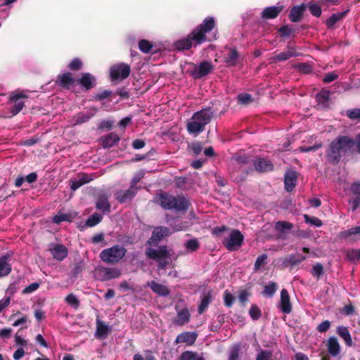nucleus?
I'll list each match as a JSON object with an SVG mask.
<instances>
[{"label":"nucleus","mask_w":360,"mask_h":360,"mask_svg":"<svg viewBox=\"0 0 360 360\" xmlns=\"http://www.w3.org/2000/svg\"><path fill=\"white\" fill-rule=\"evenodd\" d=\"M216 22L213 17L206 18L202 23L198 25L186 37L176 41L174 44V48L179 51L188 50L193 46L196 47L205 41H210L207 34L210 32L215 27Z\"/></svg>","instance_id":"f257e3e1"},{"label":"nucleus","mask_w":360,"mask_h":360,"mask_svg":"<svg viewBox=\"0 0 360 360\" xmlns=\"http://www.w3.org/2000/svg\"><path fill=\"white\" fill-rule=\"evenodd\" d=\"M355 140L348 136H339L330 144L326 154L327 160L333 165H337L347 154L355 153Z\"/></svg>","instance_id":"f03ea898"},{"label":"nucleus","mask_w":360,"mask_h":360,"mask_svg":"<svg viewBox=\"0 0 360 360\" xmlns=\"http://www.w3.org/2000/svg\"><path fill=\"white\" fill-rule=\"evenodd\" d=\"M160 205L165 210H175L179 212H186L191 206L188 198L184 195H173L163 192L158 195Z\"/></svg>","instance_id":"7ed1b4c3"},{"label":"nucleus","mask_w":360,"mask_h":360,"mask_svg":"<svg viewBox=\"0 0 360 360\" xmlns=\"http://www.w3.org/2000/svg\"><path fill=\"white\" fill-rule=\"evenodd\" d=\"M127 249L121 245H115L110 248L103 250L100 253L101 261L105 264L115 265L124 258Z\"/></svg>","instance_id":"20e7f679"},{"label":"nucleus","mask_w":360,"mask_h":360,"mask_svg":"<svg viewBox=\"0 0 360 360\" xmlns=\"http://www.w3.org/2000/svg\"><path fill=\"white\" fill-rule=\"evenodd\" d=\"M131 72L129 65L120 63L111 66L110 77L112 82H119L127 78Z\"/></svg>","instance_id":"39448f33"},{"label":"nucleus","mask_w":360,"mask_h":360,"mask_svg":"<svg viewBox=\"0 0 360 360\" xmlns=\"http://www.w3.org/2000/svg\"><path fill=\"white\" fill-rule=\"evenodd\" d=\"M28 96L23 92H11L9 97V103L12 105L10 112L12 115L18 114L25 106L24 100L27 98Z\"/></svg>","instance_id":"423d86ee"},{"label":"nucleus","mask_w":360,"mask_h":360,"mask_svg":"<svg viewBox=\"0 0 360 360\" xmlns=\"http://www.w3.org/2000/svg\"><path fill=\"white\" fill-rule=\"evenodd\" d=\"M244 236L238 229L231 231L229 238L223 242L224 247L229 251L237 250L243 244Z\"/></svg>","instance_id":"0eeeda50"},{"label":"nucleus","mask_w":360,"mask_h":360,"mask_svg":"<svg viewBox=\"0 0 360 360\" xmlns=\"http://www.w3.org/2000/svg\"><path fill=\"white\" fill-rule=\"evenodd\" d=\"M307 257L300 253L291 254L280 259V266L282 269L290 267L291 269L300 265Z\"/></svg>","instance_id":"6e6552de"},{"label":"nucleus","mask_w":360,"mask_h":360,"mask_svg":"<svg viewBox=\"0 0 360 360\" xmlns=\"http://www.w3.org/2000/svg\"><path fill=\"white\" fill-rule=\"evenodd\" d=\"M213 69V65L209 61L204 60L198 66L193 64V70L190 72V75L195 79H200L207 75Z\"/></svg>","instance_id":"1a4fd4ad"},{"label":"nucleus","mask_w":360,"mask_h":360,"mask_svg":"<svg viewBox=\"0 0 360 360\" xmlns=\"http://www.w3.org/2000/svg\"><path fill=\"white\" fill-rule=\"evenodd\" d=\"M96 274L98 278L102 281H110L121 276V271L118 269L104 266L98 268Z\"/></svg>","instance_id":"9d476101"},{"label":"nucleus","mask_w":360,"mask_h":360,"mask_svg":"<svg viewBox=\"0 0 360 360\" xmlns=\"http://www.w3.org/2000/svg\"><path fill=\"white\" fill-rule=\"evenodd\" d=\"M146 255L148 258L156 261L161 259H170V254L166 245H162L158 249L148 248Z\"/></svg>","instance_id":"9b49d317"},{"label":"nucleus","mask_w":360,"mask_h":360,"mask_svg":"<svg viewBox=\"0 0 360 360\" xmlns=\"http://www.w3.org/2000/svg\"><path fill=\"white\" fill-rule=\"evenodd\" d=\"M252 164L255 169L259 173L269 172L274 169V164L267 158L257 157Z\"/></svg>","instance_id":"f8f14e48"},{"label":"nucleus","mask_w":360,"mask_h":360,"mask_svg":"<svg viewBox=\"0 0 360 360\" xmlns=\"http://www.w3.org/2000/svg\"><path fill=\"white\" fill-rule=\"evenodd\" d=\"M213 114L214 112L212 110L211 108H203L193 113L191 120H197L205 127V125L211 122Z\"/></svg>","instance_id":"ddd939ff"},{"label":"nucleus","mask_w":360,"mask_h":360,"mask_svg":"<svg viewBox=\"0 0 360 360\" xmlns=\"http://www.w3.org/2000/svg\"><path fill=\"white\" fill-rule=\"evenodd\" d=\"M77 83L84 91H89L96 85L97 79L92 74L86 72L82 74L81 77L77 79Z\"/></svg>","instance_id":"4468645a"},{"label":"nucleus","mask_w":360,"mask_h":360,"mask_svg":"<svg viewBox=\"0 0 360 360\" xmlns=\"http://www.w3.org/2000/svg\"><path fill=\"white\" fill-rule=\"evenodd\" d=\"M75 83V79L72 77V73L68 72L58 75L56 84L65 89H70Z\"/></svg>","instance_id":"2eb2a0df"},{"label":"nucleus","mask_w":360,"mask_h":360,"mask_svg":"<svg viewBox=\"0 0 360 360\" xmlns=\"http://www.w3.org/2000/svg\"><path fill=\"white\" fill-rule=\"evenodd\" d=\"M169 230L166 226L155 227L148 240L149 244L157 245L165 236L169 234Z\"/></svg>","instance_id":"dca6fc26"},{"label":"nucleus","mask_w":360,"mask_h":360,"mask_svg":"<svg viewBox=\"0 0 360 360\" xmlns=\"http://www.w3.org/2000/svg\"><path fill=\"white\" fill-rule=\"evenodd\" d=\"M280 309L284 314H289L292 312V307L290 302L288 291L283 288L281 291Z\"/></svg>","instance_id":"f3484780"},{"label":"nucleus","mask_w":360,"mask_h":360,"mask_svg":"<svg viewBox=\"0 0 360 360\" xmlns=\"http://www.w3.org/2000/svg\"><path fill=\"white\" fill-rule=\"evenodd\" d=\"M284 9L283 5L273 6L265 8L261 13V18L264 20L276 18Z\"/></svg>","instance_id":"a211bd4d"},{"label":"nucleus","mask_w":360,"mask_h":360,"mask_svg":"<svg viewBox=\"0 0 360 360\" xmlns=\"http://www.w3.org/2000/svg\"><path fill=\"white\" fill-rule=\"evenodd\" d=\"M350 191L355 195L354 199L349 200V203L352 205V210L354 212L360 206V181L352 183Z\"/></svg>","instance_id":"6ab92c4d"},{"label":"nucleus","mask_w":360,"mask_h":360,"mask_svg":"<svg viewBox=\"0 0 360 360\" xmlns=\"http://www.w3.org/2000/svg\"><path fill=\"white\" fill-rule=\"evenodd\" d=\"M50 252L53 257L58 261H63L68 257V248L63 244H55Z\"/></svg>","instance_id":"aec40b11"},{"label":"nucleus","mask_w":360,"mask_h":360,"mask_svg":"<svg viewBox=\"0 0 360 360\" xmlns=\"http://www.w3.org/2000/svg\"><path fill=\"white\" fill-rule=\"evenodd\" d=\"M198 337V334L195 332H183L177 335L174 342L179 343H186L188 345H192L195 343Z\"/></svg>","instance_id":"412c9836"},{"label":"nucleus","mask_w":360,"mask_h":360,"mask_svg":"<svg viewBox=\"0 0 360 360\" xmlns=\"http://www.w3.org/2000/svg\"><path fill=\"white\" fill-rule=\"evenodd\" d=\"M137 193L136 190L132 189L129 187L126 191L120 190L117 191L115 194V200L120 203H124L128 200H131Z\"/></svg>","instance_id":"4be33fe9"},{"label":"nucleus","mask_w":360,"mask_h":360,"mask_svg":"<svg viewBox=\"0 0 360 360\" xmlns=\"http://www.w3.org/2000/svg\"><path fill=\"white\" fill-rule=\"evenodd\" d=\"M305 9L306 6L304 4L292 6L289 13V19L290 21L292 22H300L303 17Z\"/></svg>","instance_id":"5701e85b"},{"label":"nucleus","mask_w":360,"mask_h":360,"mask_svg":"<svg viewBox=\"0 0 360 360\" xmlns=\"http://www.w3.org/2000/svg\"><path fill=\"white\" fill-rule=\"evenodd\" d=\"M340 236L341 238L349 239L352 242L360 240V226L341 231Z\"/></svg>","instance_id":"b1692460"},{"label":"nucleus","mask_w":360,"mask_h":360,"mask_svg":"<svg viewBox=\"0 0 360 360\" xmlns=\"http://www.w3.org/2000/svg\"><path fill=\"white\" fill-rule=\"evenodd\" d=\"M11 255L6 254L0 257V278L8 276L12 270L11 264L9 263Z\"/></svg>","instance_id":"393cba45"},{"label":"nucleus","mask_w":360,"mask_h":360,"mask_svg":"<svg viewBox=\"0 0 360 360\" xmlns=\"http://www.w3.org/2000/svg\"><path fill=\"white\" fill-rule=\"evenodd\" d=\"M108 200L109 197L106 194H99L96 199V207L103 212H109L111 205Z\"/></svg>","instance_id":"a878e982"},{"label":"nucleus","mask_w":360,"mask_h":360,"mask_svg":"<svg viewBox=\"0 0 360 360\" xmlns=\"http://www.w3.org/2000/svg\"><path fill=\"white\" fill-rule=\"evenodd\" d=\"M297 174L294 171H288L284 177L285 189L291 192L296 186Z\"/></svg>","instance_id":"bb28decb"},{"label":"nucleus","mask_w":360,"mask_h":360,"mask_svg":"<svg viewBox=\"0 0 360 360\" xmlns=\"http://www.w3.org/2000/svg\"><path fill=\"white\" fill-rule=\"evenodd\" d=\"M96 337L100 339L105 338L111 332V327L106 325L100 319H96Z\"/></svg>","instance_id":"cd10ccee"},{"label":"nucleus","mask_w":360,"mask_h":360,"mask_svg":"<svg viewBox=\"0 0 360 360\" xmlns=\"http://www.w3.org/2000/svg\"><path fill=\"white\" fill-rule=\"evenodd\" d=\"M288 49L287 51H284L272 57V60L275 63L283 62L290 59L292 57H296L299 56V53L295 51V50L292 48H290L289 46H288Z\"/></svg>","instance_id":"c85d7f7f"},{"label":"nucleus","mask_w":360,"mask_h":360,"mask_svg":"<svg viewBox=\"0 0 360 360\" xmlns=\"http://www.w3.org/2000/svg\"><path fill=\"white\" fill-rule=\"evenodd\" d=\"M148 285L151 288L153 292L160 296H167L170 293V290L166 285L159 283L155 281L148 282Z\"/></svg>","instance_id":"c756f323"},{"label":"nucleus","mask_w":360,"mask_h":360,"mask_svg":"<svg viewBox=\"0 0 360 360\" xmlns=\"http://www.w3.org/2000/svg\"><path fill=\"white\" fill-rule=\"evenodd\" d=\"M120 140V137L115 133H110L101 138V145L103 148H111L117 144Z\"/></svg>","instance_id":"7c9ffc66"},{"label":"nucleus","mask_w":360,"mask_h":360,"mask_svg":"<svg viewBox=\"0 0 360 360\" xmlns=\"http://www.w3.org/2000/svg\"><path fill=\"white\" fill-rule=\"evenodd\" d=\"M326 345L328 352L333 356H336L340 353V346L335 337H330Z\"/></svg>","instance_id":"2f4dec72"},{"label":"nucleus","mask_w":360,"mask_h":360,"mask_svg":"<svg viewBox=\"0 0 360 360\" xmlns=\"http://www.w3.org/2000/svg\"><path fill=\"white\" fill-rule=\"evenodd\" d=\"M336 333L338 334L340 337H341L344 340L347 346H352L353 342L352 340V337L347 327L344 326H338L337 328Z\"/></svg>","instance_id":"473e14b6"},{"label":"nucleus","mask_w":360,"mask_h":360,"mask_svg":"<svg viewBox=\"0 0 360 360\" xmlns=\"http://www.w3.org/2000/svg\"><path fill=\"white\" fill-rule=\"evenodd\" d=\"M190 317H191V315H190V313H189L188 309H186V308L182 309L179 311H178L176 318L174 321V323L176 325L183 326L185 323L189 322Z\"/></svg>","instance_id":"72a5a7b5"},{"label":"nucleus","mask_w":360,"mask_h":360,"mask_svg":"<svg viewBox=\"0 0 360 360\" xmlns=\"http://www.w3.org/2000/svg\"><path fill=\"white\" fill-rule=\"evenodd\" d=\"M349 11L334 13L326 21V25L328 29H331L340 20L343 19Z\"/></svg>","instance_id":"f704fd0d"},{"label":"nucleus","mask_w":360,"mask_h":360,"mask_svg":"<svg viewBox=\"0 0 360 360\" xmlns=\"http://www.w3.org/2000/svg\"><path fill=\"white\" fill-rule=\"evenodd\" d=\"M187 130L190 134H199L205 130V127L197 120H191L187 124Z\"/></svg>","instance_id":"c9c22d12"},{"label":"nucleus","mask_w":360,"mask_h":360,"mask_svg":"<svg viewBox=\"0 0 360 360\" xmlns=\"http://www.w3.org/2000/svg\"><path fill=\"white\" fill-rule=\"evenodd\" d=\"M293 228V224L286 221H278L275 224V229L281 235L288 233Z\"/></svg>","instance_id":"e433bc0d"},{"label":"nucleus","mask_w":360,"mask_h":360,"mask_svg":"<svg viewBox=\"0 0 360 360\" xmlns=\"http://www.w3.org/2000/svg\"><path fill=\"white\" fill-rule=\"evenodd\" d=\"M238 59V52L236 49H232L229 53L224 56V61L226 63L227 66H235Z\"/></svg>","instance_id":"4c0bfd02"},{"label":"nucleus","mask_w":360,"mask_h":360,"mask_svg":"<svg viewBox=\"0 0 360 360\" xmlns=\"http://www.w3.org/2000/svg\"><path fill=\"white\" fill-rule=\"evenodd\" d=\"M74 215L71 213H59L52 218V221L54 224H59L63 221H72L74 219Z\"/></svg>","instance_id":"58836bf2"},{"label":"nucleus","mask_w":360,"mask_h":360,"mask_svg":"<svg viewBox=\"0 0 360 360\" xmlns=\"http://www.w3.org/2000/svg\"><path fill=\"white\" fill-rule=\"evenodd\" d=\"M211 302V294L208 292L207 294L203 295L201 299L200 304L198 309V312L201 314L205 312L207 309L209 304Z\"/></svg>","instance_id":"ea45409f"},{"label":"nucleus","mask_w":360,"mask_h":360,"mask_svg":"<svg viewBox=\"0 0 360 360\" xmlns=\"http://www.w3.org/2000/svg\"><path fill=\"white\" fill-rule=\"evenodd\" d=\"M278 285L275 282H271L268 285H266L264 288V290L262 294L268 297H271L274 295L276 291L277 290Z\"/></svg>","instance_id":"a19ab883"},{"label":"nucleus","mask_w":360,"mask_h":360,"mask_svg":"<svg viewBox=\"0 0 360 360\" xmlns=\"http://www.w3.org/2000/svg\"><path fill=\"white\" fill-rule=\"evenodd\" d=\"M65 301L69 306L73 307L75 309H77L80 304L79 300L73 293L68 294L65 297Z\"/></svg>","instance_id":"79ce46f5"},{"label":"nucleus","mask_w":360,"mask_h":360,"mask_svg":"<svg viewBox=\"0 0 360 360\" xmlns=\"http://www.w3.org/2000/svg\"><path fill=\"white\" fill-rule=\"evenodd\" d=\"M93 116V114H87L82 112L77 113L75 117V124H81L82 123L88 122L91 117Z\"/></svg>","instance_id":"37998d69"},{"label":"nucleus","mask_w":360,"mask_h":360,"mask_svg":"<svg viewBox=\"0 0 360 360\" xmlns=\"http://www.w3.org/2000/svg\"><path fill=\"white\" fill-rule=\"evenodd\" d=\"M311 274L312 276L319 278L324 274V268L322 264L316 263L312 266L311 269Z\"/></svg>","instance_id":"c03bdc74"},{"label":"nucleus","mask_w":360,"mask_h":360,"mask_svg":"<svg viewBox=\"0 0 360 360\" xmlns=\"http://www.w3.org/2000/svg\"><path fill=\"white\" fill-rule=\"evenodd\" d=\"M103 217L100 214L94 213L87 219L86 224L89 227L95 226L101 221Z\"/></svg>","instance_id":"a18cd8bd"},{"label":"nucleus","mask_w":360,"mask_h":360,"mask_svg":"<svg viewBox=\"0 0 360 360\" xmlns=\"http://www.w3.org/2000/svg\"><path fill=\"white\" fill-rule=\"evenodd\" d=\"M345 115L352 120L360 122V108H352L345 111Z\"/></svg>","instance_id":"49530a36"},{"label":"nucleus","mask_w":360,"mask_h":360,"mask_svg":"<svg viewBox=\"0 0 360 360\" xmlns=\"http://www.w3.org/2000/svg\"><path fill=\"white\" fill-rule=\"evenodd\" d=\"M268 262V256L266 254H262L257 257L255 264H254V269L255 271H258L260 267Z\"/></svg>","instance_id":"de8ad7c7"},{"label":"nucleus","mask_w":360,"mask_h":360,"mask_svg":"<svg viewBox=\"0 0 360 360\" xmlns=\"http://www.w3.org/2000/svg\"><path fill=\"white\" fill-rule=\"evenodd\" d=\"M180 360H204L202 357L198 356L196 352L186 351L180 356Z\"/></svg>","instance_id":"09e8293b"},{"label":"nucleus","mask_w":360,"mask_h":360,"mask_svg":"<svg viewBox=\"0 0 360 360\" xmlns=\"http://www.w3.org/2000/svg\"><path fill=\"white\" fill-rule=\"evenodd\" d=\"M185 248L191 252H195L199 249L200 243L196 238H193L185 243Z\"/></svg>","instance_id":"8fccbe9b"},{"label":"nucleus","mask_w":360,"mask_h":360,"mask_svg":"<svg viewBox=\"0 0 360 360\" xmlns=\"http://www.w3.org/2000/svg\"><path fill=\"white\" fill-rule=\"evenodd\" d=\"M153 46V44L146 39H141L139 42V48L144 53H149Z\"/></svg>","instance_id":"3c124183"},{"label":"nucleus","mask_w":360,"mask_h":360,"mask_svg":"<svg viewBox=\"0 0 360 360\" xmlns=\"http://www.w3.org/2000/svg\"><path fill=\"white\" fill-rule=\"evenodd\" d=\"M249 314L252 319L256 321L262 316V311L256 304H252L250 308Z\"/></svg>","instance_id":"603ef678"},{"label":"nucleus","mask_w":360,"mask_h":360,"mask_svg":"<svg viewBox=\"0 0 360 360\" xmlns=\"http://www.w3.org/2000/svg\"><path fill=\"white\" fill-rule=\"evenodd\" d=\"M83 65L82 61L79 58H75L68 64V68L72 71H78L82 69Z\"/></svg>","instance_id":"864d4df0"},{"label":"nucleus","mask_w":360,"mask_h":360,"mask_svg":"<svg viewBox=\"0 0 360 360\" xmlns=\"http://www.w3.org/2000/svg\"><path fill=\"white\" fill-rule=\"evenodd\" d=\"M304 221L315 226L316 227H320L323 225L322 221L316 217H311L308 214L304 215Z\"/></svg>","instance_id":"5fc2aeb1"},{"label":"nucleus","mask_w":360,"mask_h":360,"mask_svg":"<svg viewBox=\"0 0 360 360\" xmlns=\"http://www.w3.org/2000/svg\"><path fill=\"white\" fill-rule=\"evenodd\" d=\"M346 258L349 261L360 260V249H352L347 252Z\"/></svg>","instance_id":"6e6d98bb"},{"label":"nucleus","mask_w":360,"mask_h":360,"mask_svg":"<svg viewBox=\"0 0 360 360\" xmlns=\"http://www.w3.org/2000/svg\"><path fill=\"white\" fill-rule=\"evenodd\" d=\"M309 10L311 15L315 17H320L322 13L321 6L315 3H311L309 4Z\"/></svg>","instance_id":"4d7b16f0"},{"label":"nucleus","mask_w":360,"mask_h":360,"mask_svg":"<svg viewBox=\"0 0 360 360\" xmlns=\"http://www.w3.org/2000/svg\"><path fill=\"white\" fill-rule=\"evenodd\" d=\"M296 67L300 72L304 74H309L313 71L312 66L307 63H299Z\"/></svg>","instance_id":"13d9d810"},{"label":"nucleus","mask_w":360,"mask_h":360,"mask_svg":"<svg viewBox=\"0 0 360 360\" xmlns=\"http://www.w3.org/2000/svg\"><path fill=\"white\" fill-rule=\"evenodd\" d=\"M240 351V345H236L231 348L229 360H238Z\"/></svg>","instance_id":"bf43d9fd"},{"label":"nucleus","mask_w":360,"mask_h":360,"mask_svg":"<svg viewBox=\"0 0 360 360\" xmlns=\"http://www.w3.org/2000/svg\"><path fill=\"white\" fill-rule=\"evenodd\" d=\"M238 102L243 105H247L250 103L253 100L250 94L245 93L240 94L238 96Z\"/></svg>","instance_id":"052dcab7"},{"label":"nucleus","mask_w":360,"mask_h":360,"mask_svg":"<svg viewBox=\"0 0 360 360\" xmlns=\"http://www.w3.org/2000/svg\"><path fill=\"white\" fill-rule=\"evenodd\" d=\"M235 300L236 299L233 297V295L232 294H231L228 290H226L224 292V304L227 307H231L233 305Z\"/></svg>","instance_id":"680f3d73"},{"label":"nucleus","mask_w":360,"mask_h":360,"mask_svg":"<svg viewBox=\"0 0 360 360\" xmlns=\"http://www.w3.org/2000/svg\"><path fill=\"white\" fill-rule=\"evenodd\" d=\"M112 95V91L110 90H104L103 92L98 93L94 96L93 101H101L108 98Z\"/></svg>","instance_id":"e2e57ef3"},{"label":"nucleus","mask_w":360,"mask_h":360,"mask_svg":"<svg viewBox=\"0 0 360 360\" xmlns=\"http://www.w3.org/2000/svg\"><path fill=\"white\" fill-rule=\"evenodd\" d=\"M293 32L294 30L290 28L288 25H283L278 30V33L281 37H289Z\"/></svg>","instance_id":"0e129e2a"},{"label":"nucleus","mask_w":360,"mask_h":360,"mask_svg":"<svg viewBox=\"0 0 360 360\" xmlns=\"http://www.w3.org/2000/svg\"><path fill=\"white\" fill-rule=\"evenodd\" d=\"M330 93L328 91H321L316 95V100L320 103H326L329 100Z\"/></svg>","instance_id":"69168bd1"},{"label":"nucleus","mask_w":360,"mask_h":360,"mask_svg":"<svg viewBox=\"0 0 360 360\" xmlns=\"http://www.w3.org/2000/svg\"><path fill=\"white\" fill-rule=\"evenodd\" d=\"M229 229L225 225L221 226H215L212 229V234L214 236H220L224 231H228Z\"/></svg>","instance_id":"338daca9"},{"label":"nucleus","mask_w":360,"mask_h":360,"mask_svg":"<svg viewBox=\"0 0 360 360\" xmlns=\"http://www.w3.org/2000/svg\"><path fill=\"white\" fill-rule=\"evenodd\" d=\"M272 354L267 350H262L257 356L256 360H271Z\"/></svg>","instance_id":"774afa93"}]
</instances>
